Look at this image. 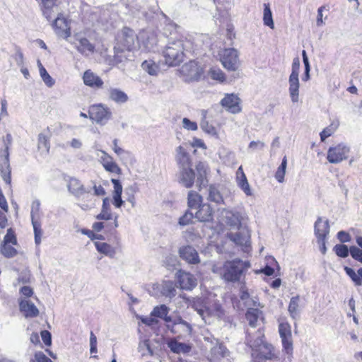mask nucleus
Returning a JSON list of instances; mask_svg holds the SVG:
<instances>
[{
    "label": "nucleus",
    "instance_id": "48",
    "mask_svg": "<svg viewBox=\"0 0 362 362\" xmlns=\"http://www.w3.org/2000/svg\"><path fill=\"white\" fill-rule=\"evenodd\" d=\"M209 76L214 80L223 82L225 80L224 74L218 68H211L209 71Z\"/></svg>",
    "mask_w": 362,
    "mask_h": 362
},
{
    "label": "nucleus",
    "instance_id": "55",
    "mask_svg": "<svg viewBox=\"0 0 362 362\" xmlns=\"http://www.w3.org/2000/svg\"><path fill=\"white\" fill-rule=\"evenodd\" d=\"M34 359H31L30 362H52L43 352L37 351L34 355Z\"/></svg>",
    "mask_w": 362,
    "mask_h": 362
},
{
    "label": "nucleus",
    "instance_id": "46",
    "mask_svg": "<svg viewBox=\"0 0 362 362\" xmlns=\"http://www.w3.org/2000/svg\"><path fill=\"white\" fill-rule=\"evenodd\" d=\"M1 253L7 258L13 257L17 255V250L9 245V244H2L0 247Z\"/></svg>",
    "mask_w": 362,
    "mask_h": 362
},
{
    "label": "nucleus",
    "instance_id": "28",
    "mask_svg": "<svg viewBox=\"0 0 362 362\" xmlns=\"http://www.w3.org/2000/svg\"><path fill=\"white\" fill-rule=\"evenodd\" d=\"M19 309L25 317H35L39 314V310L35 304L28 300H22L20 301Z\"/></svg>",
    "mask_w": 362,
    "mask_h": 362
},
{
    "label": "nucleus",
    "instance_id": "20",
    "mask_svg": "<svg viewBox=\"0 0 362 362\" xmlns=\"http://www.w3.org/2000/svg\"><path fill=\"white\" fill-rule=\"evenodd\" d=\"M330 231L328 219L323 221L322 217H318L314 224V233L317 240L327 239Z\"/></svg>",
    "mask_w": 362,
    "mask_h": 362
},
{
    "label": "nucleus",
    "instance_id": "57",
    "mask_svg": "<svg viewBox=\"0 0 362 362\" xmlns=\"http://www.w3.org/2000/svg\"><path fill=\"white\" fill-rule=\"evenodd\" d=\"M38 148H45L47 151L49 149L48 138L43 134H40L38 135Z\"/></svg>",
    "mask_w": 362,
    "mask_h": 362
},
{
    "label": "nucleus",
    "instance_id": "62",
    "mask_svg": "<svg viewBox=\"0 0 362 362\" xmlns=\"http://www.w3.org/2000/svg\"><path fill=\"white\" fill-rule=\"evenodd\" d=\"M211 314L209 315H216L218 317H221L224 314L223 309L221 304L215 303L213 305V308H210Z\"/></svg>",
    "mask_w": 362,
    "mask_h": 362
},
{
    "label": "nucleus",
    "instance_id": "29",
    "mask_svg": "<svg viewBox=\"0 0 362 362\" xmlns=\"http://www.w3.org/2000/svg\"><path fill=\"white\" fill-rule=\"evenodd\" d=\"M264 335L259 336L257 339H255L253 342L252 341H247V344L250 346V347L254 349H257L260 346H263L266 349L268 350V353L264 355L262 358L264 359H271L272 358V349H273L272 346L271 344H269L264 341Z\"/></svg>",
    "mask_w": 362,
    "mask_h": 362
},
{
    "label": "nucleus",
    "instance_id": "17",
    "mask_svg": "<svg viewBox=\"0 0 362 362\" xmlns=\"http://www.w3.org/2000/svg\"><path fill=\"white\" fill-rule=\"evenodd\" d=\"M279 332L281 339L283 348L288 354L293 350V342L291 338V327L288 322L280 323Z\"/></svg>",
    "mask_w": 362,
    "mask_h": 362
},
{
    "label": "nucleus",
    "instance_id": "33",
    "mask_svg": "<svg viewBox=\"0 0 362 362\" xmlns=\"http://www.w3.org/2000/svg\"><path fill=\"white\" fill-rule=\"evenodd\" d=\"M98 220H111L112 214L110 210V200L108 197H105L103 200L101 212L97 215Z\"/></svg>",
    "mask_w": 362,
    "mask_h": 362
},
{
    "label": "nucleus",
    "instance_id": "31",
    "mask_svg": "<svg viewBox=\"0 0 362 362\" xmlns=\"http://www.w3.org/2000/svg\"><path fill=\"white\" fill-rule=\"evenodd\" d=\"M109 98L118 104L125 103L129 98L128 95L122 90L118 88H110L108 90Z\"/></svg>",
    "mask_w": 362,
    "mask_h": 362
},
{
    "label": "nucleus",
    "instance_id": "18",
    "mask_svg": "<svg viewBox=\"0 0 362 362\" xmlns=\"http://www.w3.org/2000/svg\"><path fill=\"white\" fill-rule=\"evenodd\" d=\"M221 105L233 114H237L241 111L240 99L234 93L226 94L221 100Z\"/></svg>",
    "mask_w": 362,
    "mask_h": 362
},
{
    "label": "nucleus",
    "instance_id": "26",
    "mask_svg": "<svg viewBox=\"0 0 362 362\" xmlns=\"http://www.w3.org/2000/svg\"><path fill=\"white\" fill-rule=\"evenodd\" d=\"M68 191L76 198L80 197L84 193H88L81 182L75 178L70 177L67 185Z\"/></svg>",
    "mask_w": 362,
    "mask_h": 362
},
{
    "label": "nucleus",
    "instance_id": "2",
    "mask_svg": "<svg viewBox=\"0 0 362 362\" xmlns=\"http://www.w3.org/2000/svg\"><path fill=\"white\" fill-rule=\"evenodd\" d=\"M185 49L182 40H175L173 37H170L163 50V56L165 58V64L170 66L179 65L183 60Z\"/></svg>",
    "mask_w": 362,
    "mask_h": 362
},
{
    "label": "nucleus",
    "instance_id": "16",
    "mask_svg": "<svg viewBox=\"0 0 362 362\" xmlns=\"http://www.w3.org/2000/svg\"><path fill=\"white\" fill-rule=\"evenodd\" d=\"M52 27L59 37L65 39L66 41L71 38V28L69 21L62 15H58L54 20Z\"/></svg>",
    "mask_w": 362,
    "mask_h": 362
},
{
    "label": "nucleus",
    "instance_id": "36",
    "mask_svg": "<svg viewBox=\"0 0 362 362\" xmlns=\"http://www.w3.org/2000/svg\"><path fill=\"white\" fill-rule=\"evenodd\" d=\"M187 204L190 210L197 209L202 205V197L194 191H189L187 196Z\"/></svg>",
    "mask_w": 362,
    "mask_h": 362
},
{
    "label": "nucleus",
    "instance_id": "4",
    "mask_svg": "<svg viewBox=\"0 0 362 362\" xmlns=\"http://www.w3.org/2000/svg\"><path fill=\"white\" fill-rule=\"evenodd\" d=\"M76 50L85 57H88L95 51V46L86 37L85 33H75L68 40Z\"/></svg>",
    "mask_w": 362,
    "mask_h": 362
},
{
    "label": "nucleus",
    "instance_id": "23",
    "mask_svg": "<svg viewBox=\"0 0 362 362\" xmlns=\"http://www.w3.org/2000/svg\"><path fill=\"white\" fill-rule=\"evenodd\" d=\"M83 80L86 86L95 89L100 88L103 85V81L101 78L90 69L84 72Z\"/></svg>",
    "mask_w": 362,
    "mask_h": 362
},
{
    "label": "nucleus",
    "instance_id": "30",
    "mask_svg": "<svg viewBox=\"0 0 362 362\" xmlns=\"http://www.w3.org/2000/svg\"><path fill=\"white\" fill-rule=\"evenodd\" d=\"M300 296L298 295L291 298L288 311L291 317L294 320L298 319L300 314Z\"/></svg>",
    "mask_w": 362,
    "mask_h": 362
},
{
    "label": "nucleus",
    "instance_id": "13",
    "mask_svg": "<svg viewBox=\"0 0 362 362\" xmlns=\"http://www.w3.org/2000/svg\"><path fill=\"white\" fill-rule=\"evenodd\" d=\"M173 322L172 325H166L167 329L171 333L181 337L191 336L193 329L189 322L184 320L180 316H176Z\"/></svg>",
    "mask_w": 362,
    "mask_h": 362
},
{
    "label": "nucleus",
    "instance_id": "14",
    "mask_svg": "<svg viewBox=\"0 0 362 362\" xmlns=\"http://www.w3.org/2000/svg\"><path fill=\"white\" fill-rule=\"evenodd\" d=\"M221 61L226 69L235 71L238 67V53L234 48H227L221 54Z\"/></svg>",
    "mask_w": 362,
    "mask_h": 362
},
{
    "label": "nucleus",
    "instance_id": "42",
    "mask_svg": "<svg viewBox=\"0 0 362 362\" xmlns=\"http://www.w3.org/2000/svg\"><path fill=\"white\" fill-rule=\"evenodd\" d=\"M238 186L244 192L247 196H251L252 194L247 179L243 173L240 176H237Z\"/></svg>",
    "mask_w": 362,
    "mask_h": 362
},
{
    "label": "nucleus",
    "instance_id": "63",
    "mask_svg": "<svg viewBox=\"0 0 362 362\" xmlns=\"http://www.w3.org/2000/svg\"><path fill=\"white\" fill-rule=\"evenodd\" d=\"M42 340L47 346L52 345V334L47 330H42L40 332Z\"/></svg>",
    "mask_w": 362,
    "mask_h": 362
},
{
    "label": "nucleus",
    "instance_id": "38",
    "mask_svg": "<svg viewBox=\"0 0 362 362\" xmlns=\"http://www.w3.org/2000/svg\"><path fill=\"white\" fill-rule=\"evenodd\" d=\"M262 314V311L259 310L257 308H249L245 314V317L247 320L249 322V325L255 327L257 325V322L259 319V315Z\"/></svg>",
    "mask_w": 362,
    "mask_h": 362
},
{
    "label": "nucleus",
    "instance_id": "24",
    "mask_svg": "<svg viewBox=\"0 0 362 362\" xmlns=\"http://www.w3.org/2000/svg\"><path fill=\"white\" fill-rule=\"evenodd\" d=\"M191 306L204 320L206 317H209L211 314V309L207 306L206 302L203 298H194Z\"/></svg>",
    "mask_w": 362,
    "mask_h": 362
},
{
    "label": "nucleus",
    "instance_id": "37",
    "mask_svg": "<svg viewBox=\"0 0 362 362\" xmlns=\"http://www.w3.org/2000/svg\"><path fill=\"white\" fill-rule=\"evenodd\" d=\"M97 251L110 257H113L116 253L115 250L110 245L103 242H95Z\"/></svg>",
    "mask_w": 362,
    "mask_h": 362
},
{
    "label": "nucleus",
    "instance_id": "22",
    "mask_svg": "<svg viewBox=\"0 0 362 362\" xmlns=\"http://www.w3.org/2000/svg\"><path fill=\"white\" fill-rule=\"evenodd\" d=\"M194 217L200 222H209L213 219V209L210 204L204 203L195 209Z\"/></svg>",
    "mask_w": 362,
    "mask_h": 362
},
{
    "label": "nucleus",
    "instance_id": "15",
    "mask_svg": "<svg viewBox=\"0 0 362 362\" xmlns=\"http://www.w3.org/2000/svg\"><path fill=\"white\" fill-rule=\"evenodd\" d=\"M177 283L182 290L192 291L197 285L194 275L183 270H178L175 274Z\"/></svg>",
    "mask_w": 362,
    "mask_h": 362
},
{
    "label": "nucleus",
    "instance_id": "61",
    "mask_svg": "<svg viewBox=\"0 0 362 362\" xmlns=\"http://www.w3.org/2000/svg\"><path fill=\"white\" fill-rule=\"evenodd\" d=\"M81 232L82 234L87 235L92 240H103L104 238L102 235L95 234L93 231L89 229L83 228Z\"/></svg>",
    "mask_w": 362,
    "mask_h": 362
},
{
    "label": "nucleus",
    "instance_id": "43",
    "mask_svg": "<svg viewBox=\"0 0 362 362\" xmlns=\"http://www.w3.org/2000/svg\"><path fill=\"white\" fill-rule=\"evenodd\" d=\"M141 67L151 76H156L159 72L158 66L152 60H145L142 62Z\"/></svg>",
    "mask_w": 362,
    "mask_h": 362
},
{
    "label": "nucleus",
    "instance_id": "11",
    "mask_svg": "<svg viewBox=\"0 0 362 362\" xmlns=\"http://www.w3.org/2000/svg\"><path fill=\"white\" fill-rule=\"evenodd\" d=\"M40 209V202L35 199L32 202L30 218L31 223L34 230L35 243L37 245L41 243V237L42 235V230L41 228V222L39 220V213Z\"/></svg>",
    "mask_w": 362,
    "mask_h": 362
},
{
    "label": "nucleus",
    "instance_id": "7",
    "mask_svg": "<svg viewBox=\"0 0 362 362\" xmlns=\"http://www.w3.org/2000/svg\"><path fill=\"white\" fill-rule=\"evenodd\" d=\"M119 47H116L115 49H121L123 51L124 49L131 51L136 48L138 45V37L135 32L129 28H124L120 35L117 37Z\"/></svg>",
    "mask_w": 362,
    "mask_h": 362
},
{
    "label": "nucleus",
    "instance_id": "34",
    "mask_svg": "<svg viewBox=\"0 0 362 362\" xmlns=\"http://www.w3.org/2000/svg\"><path fill=\"white\" fill-rule=\"evenodd\" d=\"M168 346L170 351L175 354H187L191 350L189 345L177 341H169Z\"/></svg>",
    "mask_w": 362,
    "mask_h": 362
},
{
    "label": "nucleus",
    "instance_id": "35",
    "mask_svg": "<svg viewBox=\"0 0 362 362\" xmlns=\"http://www.w3.org/2000/svg\"><path fill=\"white\" fill-rule=\"evenodd\" d=\"M208 199L216 204H224V199L221 192L215 185H210L209 187Z\"/></svg>",
    "mask_w": 362,
    "mask_h": 362
},
{
    "label": "nucleus",
    "instance_id": "5",
    "mask_svg": "<svg viewBox=\"0 0 362 362\" xmlns=\"http://www.w3.org/2000/svg\"><path fill=\"white\" fill-rule=\"evenodd\" d=\"M300 60L298 57H296L293 60L291 73L288 78V91L291 100L293 103H297L299 100V88L300 83L298 78L300 69Z\"/></svg>",
    "mask_w": 362,
    "mask_h": 362
},
{
    "label": "nucleus",
    "instance_id": "64",
    "mask_svg": "<svg viewBox=\"0 0 362 362\" xmlns=\"http://www.w3.org/2000/svg\"><path fill=\"white\" fill-rule=\"evenodd\" d=\"M111 182L113 185L114 191L113 194H122V185L119 180L112 178Z\"/></svg>",
    "mask_w": 362,
    "mask_h": 362
},
{
    "label": "nucleus",
    "instance_id": "47",
    "mask_svg": "<svg viewBox=\"0 0 362 362\" xmlns=\"http://www.w3.org/2000/svg\"><path fill=\"white\" fill-rule=\"evenodd\" d=\"M194 218H195L194 213L190 209L187 210L185 214L179 218L178 223L182 226H187L192 223Z\"/></svg>",
    "mask_w": 362,
    "mask_h": 362
},
{
    "label": "nucleus",
    "instance_id": "54",
    "mask_svg": "<svg viewBox=\"0 0 362 362\" xmlns=\"http://www.w3.org/2000/svg\"><path fill=\"white\" fill-rule=\"evenodd\" d=\"M11 243L13 245H16L17 243L16 237L15 233L12 231L11 228L7 230V233L4 238L3 244H9Z\"/></svg>",
    "mask_w": 362,
    "mask_h": 362
},
{
    "label": "nucleus",
    "instance_id": "60",
    "mask_svg": "<svg viewBox=\"0 0 362 362\" xmlns=\"http://www.w3.org/2000/svg\"><path fill=\"white\" fill-rule=\"evenodd\" d=\"M13 58L18 66H22L24 62L23 54L21 48L18 46L16 47V53L13 55Z\"/></svg>",
    "mask_w": 362,
    "mask_h": 362
},
{
    "label": "nucleus",
    "instance_id": "39",
    "mask_svg": "<svg viewBox=\"0 0 362 362\" xmlns=\"http://www.w3.org/2000/svg\"><path fill=\"white\" fill-rule=\"evenodd\" d=\"M263 22L266 26H268L272 29L274 28L272 12L269 3L264 4Z\"/></svg>",
    "mask_w": 362,
    "mask_h": 362
},
{
    "label": "nucleus",
    "instance_id": "45",
    "mask_svg": "<svg viewBox=\"0 0 362 362\" xmlns=\"http://www.w3.org/2000/svg\"><path fill=\"white\" fill-rule=\"evenodd\" d=\"M169 313V308L167 305L162 304L156 306L151 313V317L163 319Z\"/></svg>",
    "mask_w": 362,
    "mask_h": 362
},
{
    "label": "nucleus",
    "instance_id": "53",
    "mask_svg": "<svg viewBox=\"0 0 362 362\" xmlns=\"http://www.w3.org/2000/svg\"><path fill=\"white\" fill-rule=\"evenodd\" d=\"M337 126L333 127L332 124L331 126L325 128L320 134V140L325 141L327 138L332 136L337 129Z\"/></svg>",
    "mask_w": 362,
    "mask_h": 362
},
{
    "label": "nucleus",
    "instance_id": "25",
    "mask_svg": "<svg viewBox=\"0 0 362 362\" xmlns=\"http://www.w3.org/2000/svg\"><path fill=\"white\" fill-rule=\"evenodd\" d=\"M55 1L56 0H40L42 14L49 21L53 19L57 12Z\"/></svg>",
    "mask_w": 362,
    "mask_h": 362
},
{
    "label": "nucleus",
    "instance_id": "44",
    "mask_svg": "<svg viewBox=\"0 0 362 362\" xmlns=\"http://www.w3.org/2000/svg\"><path fill=\"white\" fill-rule=\"evenodd\" d=\"M333 251L339 257L346 258L351 254V246L349 247L345 244H337L334 246Z\"/></svg>",
    "mask_w": 362,
    "mask_h": 362
},
{
    "label": "nucleus",
    "instance_id": "21",
    "mask_svg": "<svg viewBox=\"0 0 362 362\" xmlns=\"http://www.w3.org/2000/svg\"><path fill=\"white\" fill-rule=\"evenodd\" d=\"M2 156L4 157V161L0 165V172L3 180L6 184L11 182V168L9 163L8 146L6 145L2 151Z\"/></svg>",
    "mask_w": 362,
    "mask_h": 362
},
{
    "label": "nucleus",
    "instance_id": "58",
    "mask_svg": "<svg viewBox=\"0 0 362 362\" xmlns=\"http://www.w3.org/2000/svg\"><path fill=\"white\" fill-rule=\"evenodd\" d=\"M136 186H130L125 190V194L128 196L127 201L132 204V206H134L135 203L134 193L136 192Z\"/></svg>",
    "mask_w": 362,
    "mask_h": 362
},
{
    "label": "nucleus",
    "instance_id": "40",
    "mask_svg": "<svg viewBox=\"0 0 362 362\" xmlns=\"http://www.w3.org/2000/svg\"><path fill=\"white\" fill-rule=\"evenodd\" d=\"M37 64L39 66L40 75L43 82L46 84L47 86L49 88L52 87L55 83L54 80L49 74L46 69L42 66L40 61L38 60Z\"/></svg>",
    "mask_w": 362,
    "mask_h": 362
},
{
    "label": "nucleus",
    "instance_id": "27",
    "mask_svg": "<svg viewBox=\"0 0 362 362\" xmlns=\"http://www.w3.org/2000/svg\"><path fill=\"white\" fill-rule=\"evenodd\" d=\"M222 216L227 225L233 228H239L241 226V216L238 212L223 209Z\"/></svg>",
    "mask_w": 362,
    "mask_h": 362
},
{
    "label": "nucleus",
    "instance_id": "59",
    "mask_svg": "<svg viewBox=\"0 0 362 362\" xmlns=\"http://www.w3.org/2000/svg\"><path fill=\"white\" fill-rule=\"evenodd\" d=\"M182 126L185 129L191 131H195L198 128L197 124L195 122H192L187 117L183 118Z\"/></svg>",
    "mask_w": 362,
    "mask_h": 362
},
{
    "label": "nucleus",
    "instance_id": "9",
    "mask_svg": "<svg viewBox=\"0 0 362 362\" xmlns=\"http://www.w3.org/2000/svg\"><path fill=\"white\" fill-rule=\"evenodd\" d=\"M88 115L91 120L99 124L105 125L110 119L112 112L107 106L103 104H97L90 107Z\"/></svg>",
    "mask_w": 362,
    "mask_h": 362
},
{
    "label": "nucleus",
    "instance_id": "1",
    "mask_svg": "<svg viewBox=\"0 0 362 362\" xmlns=\"http://www.w3.org/2000/svg\"><path fill=\"white\" fill-rule=\"evenodd\" d=\"M175 160L178 165V182L186 188H191L195 183L200 189L208 185L207 175L209 172L208 165L199 161L195 165L196 173L192 168L189 154L186 149L180 146L176 149Z\"/></svg>",
    "mask_w": 362,
    "mask_h": 362
},
{
    "label": "nucleus",
    "instance_id": "3",
    "mask_svg": "<svg viewBox=\"0 0 362 362\" xmlns=\"http://www.w3.org/2000/svg\"><path fill=\"white\" fill-rule=\"evenodd\" d=\"M250 267V262L234 259L224 264L223 278L228 282H237Z\"/></svg>",
    "mask_w": 362,
    "mask_h": 362
},
{
    "label": "nucleus",
    "instance_id": "50",
    "mask_svg": "<svg viewBox=\"0 0 362 362\" xmlns=\"http://www.w3.org/2000/svg\"><path fill=\"white\" fill-rule=\"evenodd\" d=\"M103 166L105 169L110 173H115L118 175L121 174L122 170L121 168L117 165V164L112 160L110 161H105L103 163Z\"/></svg>",
    "mask_w": 362,
    "mask_h": 362
},
{
    "label": "nucleus",
    "instance_id": "19",
    "mask_svg": "<svg viewBox=\"0 0 362 362\" xmlns=\"http://www.w3.org/2000/svg\"><path fill=\"white\" fill-rule=\"evenodd\" d=\"M180 258L190 264L199 263L200 259L197 251L191 245H184L179 248Z\"/></svg>",
    "mask_w": 362,
    "mask_h": 362
},
{
    "label": "nucleus",
    "instance_id": "56",
    "mask_svg": "<svg viewBox=\"0 0 362 362\" xmlns=\"http://www.w3.org/2000/svg\"><path fill=\"white\" fill-rule=\"evenodd\" d=\"M337 237L341 244L349 243L351 240V235L345 230L339 231Z\"/></svg>",
    "mask_w": 362,
    "mask_h": 362
},
{
    "label": "nucleus",
    "instance_id": "41",
    "mask_svg": "<svg viewBox=\"0 0 362 362\" xmlns=\"http://www.w3.org/2000/svg\"><path fill=\"white\" fill-rule=\"evenodd\" d=\"M138 349L142 356L147 355L153 356L154 355L153 349L151 346V341L149 339L141 341L139 344Z\"/></svg>",
    "mask_w": 362,
    "mask_h": 362
},
{
    "label": "nucleus",
    "instance_id": "10",
    "mask_svg": "<svg viewBox=\"0 0 362 362\" xmlns=\"http://www.w3.org/2000/svg\"><path fill=\"white\" fill-rule=\"evenodd\" d=\"M149 293L153 296H165L171 299L176 295L175 285L172 281H164L161 284H153L151 290H149Z\"/></svg>",
    "mask_w": 362,
    "mask_h": 362
},
{
    "label": "nucleus",
    "instance_id": "49",
    "mask_svg": "<svg viewBox=\"0 0 362 362\" xmlns=\"http://www.w3.org/2000/svg\"><path fill=\"white\" fill-rule=\"evenodd\" d=\"M214 354L216 357L224 358L228 356L229 351L223 344H219L214 349Z\"/></svg>",
    "mask_w": 362,
    "mask_h": 362
},
{
    "label": "nucleus",
    "instance_id": "12",
    "mask_svg": "<svg viewBox=\"0 0 362 362\" xmlns=\"http://www.w3.org/2000/svg\"><path fill=\"white\" fill-rule=\"evenodd\" d=\"M228 238L235 245L240 246L243 252L246 253L250 252V233L247 228H243L235 233H228Z\"/></svg>",
    "mask_w": 362,
    "mask_h": 362
},
{
    "label": "nucleus",
    "instance_id": "8",
    "mask_svg": "<svg viewBox=\"0 0 362 362\" xmlns=\"http://www.w3.org/2000/svg\"><path fill=\"white\" fill-rule=\"evenodd\" d=\"M349 152V146L344 143H340L329 148L327 153V159L330 163H339L348 158Z\"/></svg>",
    "mask_w": 362,
    "mask_h": 362
},
{
    "label": "nucleus",
    "instance_id": "6",
    "mask_svg": "<svg viewBox=\"0 0 362 362\" xmlns=\"http://www.w3.org/2000/svg\"><path fill=\"white\" fill-rule=\"evenodd\" d=\"M180 72L183 76V80L185 82L190 83L197 81L201 78L203 69L196 61L190 60L182 66Z\"/></svg>",
    "mask_w": 362,
    "mask_h": 362
},
{
    "label": "nucleus",
    "instance_id": "32",
    "mask_svg": "<svg viewBox=\"0 0 362 362\" xmlns=\"http://www.w3.org/2000/svg\"><path fill=\"white\" fill-rule=\"evenodd\" d=\"M344 270L355 286H358L362 285V267H360L356 272L353 268L344 266Z\"/></svg>",
    "mask_w": 362,
    "mask_h": 362
},
{
    "label": "nucleus",
    "instance_id": "51",
    "mask_svg": "<svg viewBox=\"0 0 362 362\" xmlns=\"http://www.w3.org/2000/svg\"><path fill=\"white\" fill-rule=\"evenodd\" d=\"M200 127H201L202 129L204 132L207 133L208 134H210L212 136H214L216 134V128L213 125L210 124L209 123V122L205 119H203L201 122Z\"/></svg>",
    "mask_w": 362,
    "mask_h": 362
},
{
    "label": "nucleus",
    "instance_id": "52",
    "mask_svg": "<svg viewBox=\"0 0 362 362\" xmlns=\"http://www.w3.org/2000/svg\"><path fill=\"white\" fill-rule=\"evenodd\" d=\"M350 255L354 260L362 264V249L356 245H351Z\"/></svg>",
    "mask_w": 362,
    "mask_h": 362
}]
</instances>
